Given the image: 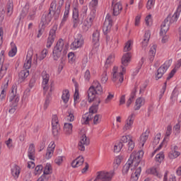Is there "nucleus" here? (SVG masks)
<instances>
[{"label": "nucleus", "instance_id": "nucleus-1", "mask_svg": "<svg viewBox=\"0 0 181 181\" xmlns=\"http://www.w3.org/2000/svg\"><path fill=\"white\" fill-rule=\"evenodd\" d=\"M144 151L140 150L139 151H133L128 160V162L132 165V177L130 181H138L139 176H141V172L142 168L139 166V163L144 158Z\"/></svg>", "mask_w": 181, "mask_h": 181}, {"label": "nucleus", "instance_id": "nucleus-2", "mask_svg": "<svg viewBox=\"0 0 181 181\" xmlns=\"http://www.w3.org/2000/svg\"><path fill=\"white\" fill-rule=\"evenodd\" d=\"M103 93V86L98 81H94L91 86L88 88V101L89 103H93L94 98H97L95 95H101Z\"/></svg>", "mask_w": 181, "mask_h": 181}, {"label": "nucleus", "instance_id": "nucleus-3", "mask_svg": "<svg viewBox=\"0 0 181 181\" xmlns=\"http://www.w3.org/2000/svg\"><path fill=\"white\" fill-rule=\"evenodd\" d=\"M127 71V69L124 66H115L112 69V81L115 84H121L124 81V75Z\"/></svg>", "mask_w": 181, "mask_h": 181}, {"label": "nucleus", "instance_id": "nucleus-4", "mask_svg": "<svg viewBox=\"0 0 181 181\" xmlns=\"http://www.w3.org/2000/svg\"><path fill=\"white\" fill-rule=\"evenodd\" d=\"M62 52L64 54L67 53V47L64 46V40L60 39L57 42L56 46L54 47L52 51V59L55 62H57L62 56Z\"/></svg>", "mask_w": 181, "mask_h": 181}, {"label": "nucleus", "instance_id": "nucleus-5", "mask_svg": "<svg viewBox=\"0 0 181 181\" xmlns=\"http://www.w3.org/2000/svg\"><path fill=\"white\" fill-rule=\"evenodd\" d=\"M114 176H115V172L114 170L109 172L106 170L98 171L94 181H112Z\"/></svg>", "mask_w": 181, "mask_h": 181}, {"label": "nucleus", "instance_id": "nucleus-6", "mask_svg": "<svg viewBox=\"0 0 181 181\" xmlns=\"http://www.w3.org/2000/svg\"><path fill=\"white\" fill-rule=\"evenodd\" d=\"M84 46V37L83 35L78 33L74 37V42L71 44V48L72 50H77V49H81Z\"/></svg>", "mask_w": 181, "mask_h": 181}, {"label": "nucleus", "instance_id": "nucleus-7", "mask_svg": "<svg viewBox=\"0 0 181 181\" xmlns=\"http://www.w3.org/2000/svg\"><path fill=\"white\" fill-rule=\"evenodd\" d=\"M51 21L52 18L50 17V16H42L41 22L40 23V29L38 30L37 37H40L43 35L46 26H47V25L50 23Z\"/></svg>", "mask_w": 181, "mask_h": 181}, {"label": "nucleus", "instance_id": "nucleus-8", "mask_svg": "<svg viewBox=\"0 0 181 181\" xmlns=\"http://www.w3.org/2000/svg\"><path fill=\"white\" fill-rule=\"evenodd\" d=\"M135 122V113H132L128 115L124 122V125L122 127L123 132L131 131L134 128V122Z\"/></svg>", "mask_w": 181, "mask_h": 181}, {"label": "nucleus", "instance_id": "nucleus-9", "mask_svg": "<svg viewBox=\"0 0 181 181\" xmlns=\"http://www.w3.org/2000/svg\"><path fill=\"white\" fill-rule=\"evenodd\" d=\"M170 63H172V61H166L161 66L159 67L156 73V80H159V78H162L163 74H165V73L168 71V69L170 67Z\"/></svg>", "mask_w": 181, "mask_h": 181}, {"label": "nucleus", "instance_id": "nucleus-10", "mask_svg": "<svg viewBox=\"0 0 181 181\" xmlns=\"http://www.w3.org/2000/svg\"><path fill=\"white\" fill-rule=\"evenodd\" d=\"M94 12L95 11H93V13H90V15L84 21L82 25V32H88V29L93 26V22H94V19L95 18Z\"/></svg>", "mask_w": 181, "mask_h": 181}, {"label": "nucleus", "instance_id": "nucleus-11", "mask_svg": "<svg viewBox=\"0 0 181 181\" xmlns=\"http://www.w3.org/2000/svg\"><path fill=\"white\" fill-rule=\"evenodd\" d=\"M121 142L122 144L127 143V148L129 152H132L134 148H135V143L132 140V136L131 135L122 136L121 138Z\"/></svg>", "mask_w": 181, "mask_h": 181}, {"label": "nucleus", "instance_id": "nucleus-12", "mask_svg": "<svg viewBox=\"0 0 181 181\" xmlns=\"http://www.w3.org/2000/svg\"><path fill=\"white\" fill-rule=\"evenodd\" d=\"M180 12L181 1L179 2L175 13L172 16H168L165 21H167V23L170 21V23H175V22H177V19H179V17L180 16Z\"/></svg>", "mask_w": 181, "mask_h": 181}, {"label": "nucleus", "instance_id": "nucleus-13", "mask_svg": "<svg viewBox=\"0 0 181 181\" xmlns=\"http://www.w3.org/2000/svg\"><path fill=\"white\" fill-rule=\"evenodd\" d=\"M52 134L54 136H57L59 135V131H60V124H59V118L56 115L52 116Z\"/></svg>", "mask_w": 181, "mask_h": 181}, {"label": "nucleus", "instance_id": "nucleus-14", "mask_svg": "<svg viewBox=\"0 0 181 181\" xmlns=\"http://www.w3.org/2000/svg\"><path fill=\"white\" fill-rule=\"evenodd\" d=\"M88 145H90V139L86 134H82L79 139V150L86 151V146H88Z\"/></svg>", "mask_w": 181, "mask_h": 181}, {"label": "nucleus", "instance_id": "nucleus-15", "mask_svg": "<svg viewBox=\"0 0 181 181\" xmlns=\"http://www.w3.org/2000/svg\"><path fill=\"white\" fill-rule=\"evenodd\" d=\"M112 28V19L111 18V16L109 14H107L105 20V23L103 24V33L107 34L110 30H111V28Z\"/></svg>", "mask_w": 181, "mask_h": 181}, {"label": "nucleus", "instance_id": "nucleus-16", "mask_svg": "<svg viewBox=\"0 0 181 181\" xmlns=\"http://www.w3.org/2000/svg\"><path fill=\"white\" fill-rule=\"evenodd\" d=\"M93 102V104L90 107L88 113L90 114V115H93V114L97 113L98 111V107L100 104L101 103V99L100 98H94L92 103Z\"/></svg>", "mask_w": 181, "mask_h": 181}, {"label": "nucleus", "instance_id": "nucleus-17", "mask_svg": "<svg viewBox=\"0 0 181 181\" xmlns=\"http://www.w3.org/2000/svg\"><path fill=\"white\" fill-rule=\"evenodd\" d=\"M42 88L44 91H47L49 90V80H50V76L46 71H43L42 72Z\"/></svg>", "mask_w": 181, "mask_h": 181}, {"label": "nucleus", "instance_id": "nucleus-18", "mask_svg": "<svg viewBox=\"0 0 181 181\" xmlns=\"http://www.w3.org/2000/svg\"><path fill=\"white\" fill-rule=\"evenodd\" d=\"M72 22L74 28H78L80 26V18L78 17V9L74 8L73 10Z\"/></svg>", "mask_w": 181, "mask_h": 181}, {"label": "nucleus", "instance_id": "nucleus-19", "mask_svg": "<svg viewBox=\"0 0 181 181\" xmlns=\"http://www.w3.org/2000/svg\"><path fill=\"white\" fill-rule=\"evenodd\" d=\"M131 59H132V54L131 52H126L123 54L121 59V63L123 67H127L131 63Z\"/></svg>", "mask_w": 181, "mask_h": 181}, {"label": "nucleus", "instance_id": "nucleus-20", "mask_svg": "<svg viewBox=\"0 0 181 181\" xmlns=\"http://www.w3.org/2000/svg\"><path fill=\"white\" fill-rule=\"evenodd\" d=\"M4 60H5V57L0 55V64H2L0 69L1 78H2V77H4L5 74H6V70H8V67H9V65L8 64H4Z\"/></svg>", "mask_w": 181, "mask_h": 181}, {"label": "nucleus", "instance_id": "nucleus-21", "mask_svg": "<svg viewBox=\"0 0 181 181\" xmlns=\"http://www.w3.org/2000/svg\"><path fill=\"white\" fill-rule=\"evenodd\" d=\"M56 39V29H51L47 41V47H52V45L54 43Z\"/></svg>", "mask_w": 181, "mask_h": 181}, {"label": "nucleus", "instance_id": "nucleus-22", "mask_svg": "<svg viewBox=\"0 0 181 181\" xmlns=\"http://www.w3.org/2000/svg\"><path fill=\"white\" fill-rule=\"evenodd\" d=\"M32 56H33V52L30 50L28 52L25 62L24 64V68L25 70H29L32 67Z\"/></svg>", "mask_w": 181, "mask_h": 181}, {"label": "nucleus", "instance_id": "nucleus-23", "mask_svg": "<svg viewBox=\"0 0 181 181\" xmlns=\"http://www.w3.org/2000/svg\"><path fill=\"white\" fill-rule=\"evenodd\" d=\"M156 45H153L150 47V49L148 52V59L151 63L155 60V56H156V49H157Z\"/></svg>", "mask_w": 181, "mask_h": 181}, {"label": "nucleus", "instance_id": "nucleus-24", "mask_svg": "<svg viewBox=\"0 0 181 181\" xmlns=\"http://www.w3.org/2000/svg\"><path fill=\"white\" fill-rule=\"evenodd\" d=\"M148 138H149V131L146 130L139 137V146L144 147L146 141H148Z\"/></svg>", "mask_w": 181, "mask_h": 181}, {"label": "nucleus", "instance_id": "nucleus-25", "mask_svg": "<svg viewBox=\"0 0 181 181\" xmlns=\"http://www.w3.org/2000/svg\"><path fill=\"white\" fill-rule=\"evenodd\" d=\"M180 156V152L177 151V146H174L171 148V151L168 153V158L170 159H176V158H179Z\"/></svg>", "mask_w": 181, "mask_h": 181}, {"label": "nucleus", "instance_id": "nucleus-26", "mask_svg": "<svg viewBox=\"0 0 181 181\" xmlns=\"http://www.w3.org/2000/svg\"><path fill=\"white\" fill-rule=\"evenodd\" d=\"M92 43L96 47L100 46V31L95 30L92 35Z\"/></svg>", "mask_w": 181, "mask_h": 181}, {"label": "nucleus", "instance_id": "nucleus-27", "mask_svg": "<svg viewBox=\"0 0 181 181\" xmlns=\"http://www.w3.org/2000/svg\"><path fill=\"white\" fill-rule=\"evenodd\" d=\"M113 15L115 16H118L122 11V4L119 2L116 4H112Z\"/></svg>", "mask_w": 181, "mask_h": 181}, {"label": "nucleus", "instance_id": "nucleus-28", "mask_svg": "<svg viewBox=\"0 0 181 181\" xmlns=\"http://www.w3.org/2000/svg\"><path fill=\"white\" fill-rule=\"evenodd\" d=\"M168 30H169V23H168V20H164L161 25L160 36H165L168 33Z\"/></svg>", "mask_w": 181, "mask_h": 181}, {"label": "nucleus", "instance_id": "nucleus-29", "mask_svg": "<svg viewBox=\"0 0 181 181\" xmlns=\"http://www.w3.org/2000/svg\"><path fill=\"white\" fill-rule=\"evenodd\" d=\"M83 163H84V158L83 156H80L72 161L71 166L72 168H78L81 166Z\"/></svg>", "mask_w": 181, "mask_h": 181}, {"label": "nucleus", "instance_id": "nucleus-30", "mask_svg": "<svg viewBox=\"0 0 181 181\" xmlns=\"http://www.w3.org/2000/svg\"><path fill=\"white\" fill-rule=\"evenodd\" d=\"M64 133L67 136L71 135L73 134V124L69 122L64 123Z\"/></svg>", "mask_w": 181, "mask_h": 181}, {"label": "nucleus", "instance_id": "nucleus-31", "mask_svg": "<svg viewBox=\"0 0 181 181\" xmlns=\"http://www.w3.org/2000/svg\"><path fill=\"white\" fill-rule=\"evenodd\" d=\"M11 172L13 178L18 179L19 177V175H21V167L14 165L11 167Z\"/></svg>", "mask_w": 181, "mask_h": 181}, {"label": "nucleus", "instance_id": "nucleus-32", "mask_svg": "<svg viewBox=\"0 0 181 181\" xmlns=\"http://www.w3.org/2000/svg\"><path fill=\"white\" fill-rule=\"evenodd\" d=\"M180 66H181V59L177 61V62L175 63V68L169 74L168 76L167 77V80H170V78H172V77H173V76H175V74L177 71V69H180Z\"/></svg>", "mask_w": 181, "mask_h": 181}, {"label": "nucleus", "instance_id": "nucleus-33", "mask_svg": "<svg viewBox=\"0 0 181 181\" xmlns=\"http://www.w3.org/2000/svg\"><path fill=\"white\" fill-rule=\"evenodd\" d=\"M35 144H30L28 150V157L30 160H35Z\"/></svg>", "mask_w": 181, "mask_h": 181}, {"label": "nucleus", "instance_id": "nucleus-34", "mask_svg": "<svg viewBox=\"0 0 181 181\" xmlns=\"http://www.w3.org/2000/svg\"><path fill=\"white\" fill-rule=\"evenodd\" d=\"M151 39V32L146 31L144 34L143 41L141 42V46L143 49L148 47V43H149V40Z\"/></svg>", "mask_w": 181, "mask_h": 181}, {"label": "nucleus", "instance_id": "nucleus-35", "mask_svg": "<svg viewBox=\"0 0 181 181\" xmlns=\"http://www.w3.org/2000/svg\"><path fill=\"white\" fill-rule=\"evenodd\" d=\"M106 41H107V43H109L111 47H118V43H119L118 38L107 37Z\"/></svg>", "mask_w": 181, "mask_h": 181}, {"label": "nucleus", "instance_id": "nucleus-36", "mask_svg": "<svg viewBox=\"0 0 181 181\" xmlns=\"http://www.w3.org/2000/svg\"><path fill=\"white\" fill-rule=\"evenodd\" d=\"M19 100H21L19 95L18 93L16 94H11L9 97V101L13 104V107H16L18 105V103H19Z\"/></svg>", "mask_w": 181, "mask_h": 181}, {"label": "nucleus", "instance_id": "nucleus-37", "mask_svg": "<svg viewBox=\"0 0 181 181\" xmlns=\"http://www.w3.org/2000/svg\"><path fill=\"white\" fill-rule=\"evenodd\" d=\"M145 105V98H138L136 100L134 110L138 111V110L141 109V107Z\"/></svg>", "mask_w": 181, "mask_h": 181}, {"label": "nucleus", "instance_id": "nucleus-38", "mask_svg": "<svg viewBox=\"0 0 181 181\" xmlns=\"http://www.w3.org/2000/svg\"><path fill=\"white\" fill-rule=\"evenodd\" d=\"M90 119H93V115H90L89 112H86L83 115L81 118V124H87L90 122Z\"/></svg>", "mask_w": 181, "mask_h": 181}, {"label": "nucleus", "instance_id": "nucleus-39", "mask_svg": "<svg viewBox=\"0 0 181 181\" xmlns=\"http://www.w3.org/2000/svg\"><path fill=\"white\" fill-rule=\"evenodd\" d=\"M11 49L8 52V56L9 57H14V56H16V53H18V48L13 42H11Z\"/></svg>", "mask_w": 181, "mask_h": 181}, {"label": "nucleus", "instance_id": "nucleus-40", "mask_svg": "<svg viewBox=\"0 0 181 181\" xmlns=\"http://www.w3.org/2000/svg\"><path fill=\"white\" fill-rule=\"evenodd\" d=\"M28 76H29V70L24 69V70L21 71L18 74L19 81H21V83H22V81H23V80H25V78H26V77H28Z\"/></svg>", "mask_w": 181, "mask_h": 181}, {"label": "nucleus", "instance_id": "nucleus-41", "mask_svg": "<svg viewBox=\"0 0 181 181\" xmlns=\"http://www.w3.org/2000/svg\"><path fill=\"white\" fill-rule=\"evenodd\" d=\"M115 59V56L114 54H110L107 57V58L106 59V62L105 63V69H108V67H110V65L114 63Z\"/></svg>", "mask_w": 181, "mask_h": 181}, {"label": "nucleus", "instance_id": "nucleus-42", "mask_svg": "<svg viewBox=\"0 0 181 181\" xmlns=\"http://www.w3.org/2000/svg\"><path fill=\"white\" fill-rule=\"evenodd\" d=\"M57 6V4L56 3L55 1L51 3L50 8H49V14H48L49 18H50V15H56ZM48 15L47 16L44 15V16H48Z\"/></svg>", "mask_w": 181, "mask_h": 181}, {"label": "nucleus", "instance_id": "nucleus-43", "mask_svg": "<svg viewBox=\"0 0 181 181\" xmlns=\"http://www.w3.org/2000/svg\"><path fill=\"white\" fill-rule=\"evenodd\" d=\"M62 100L65 104H67V103H69V100H70V93L69 92V90H63Z\"/></svg>", "mask_w": 181, "mask_h": 181}, {"label": "nucleus", "instance_id": "nucleus-44", "mask_svg": "<svg viewBox=\"0 0 181 181\" xmlns=\"http://www.w3.org/2000/svg\"><path fill=\"white\" fill-rule=\"evenodd\" d=\"M124 146V144L121 141H118L113 146V152L115 153H118L121 152V149H122V147Z\"/></svg>", "mask_w": 181, "mask_h": 181}, {"label": "nucleus", "instance_id": "nucleus-45", "mask_svg": "<svg viewBox=\"0 0 181 181\" xmlns=\"http://www.w3.org/2000/svg\"><path fill=\"white\" fill-rule=\"evenodd\" d=\"M66 119L67 121H69V122H73V121H74V110L72 108L68 110Z\"/></svg>", "mask_w": 181, "mask_h": 181}, {"label": "nucleus", "instance_id": "nucleus-46", "mask_svg": "<svg viewBox=\"0 0 181 181\" xmlns=\"http://www.w3.org/2000/svg\"><path fill=\"white\" fill-rule=\"evenodd\" d=\"M98 5V0H91L89 4V8L92 9L90 13H93L95 16V8Z\"/></svg>", "mask_w": 181, "mask_h": 181}, {"label": "nucleus", "instance_id": "nucleus-47", "mask_svg": "<svg viewBox=\"0 0 181 181\" xmlns=\"http://www.w3.org/2000/svg\"><path fill=\"white\" fill-rule=\"evenodd\" d=\"M132 46H134V41L133 40H128L124 47V52H131L132 50Z\"/></svg>", "mask_w": 181, "mask_h": 181}, {"label": "nucleus", "instance_id": "nucleus-48", "mask_svg": "<svg viewBox=\"0 0 181 181\" xmlns=\"http://www.w3.org/2000/svg\"><path fill=\"white\" fill-rule=\"evenodd\" d=\"M144 22L146 26H152L153 23V17H152V14H148L144 18Z\"/></svg>", "mask_w": 181, "mask_h": 181}, {"label": "nucleus", "instance_id": "nucleus-49", "mask_svg": "<svg viewBox=\"0 0 181 181\" xmlns=\"http://www.w3.org/2000/svg\"><path fill=\"white\" fill-rule=\"evenodd\" d=\"M129 169L132 171V165L130 162L127 161V163L124 165L122 169L123 175H127L129 172Z\"/></svg>", "mask_w": 181, "mask_h": 181}, {"label": "nucleus", "instance_id": "nucleus-50", "mask_svg": "<svg viewBox=\"0 0 181 181\" xmlns=\"http://www.w3.org/2000/svg\"><path fill=\"white\" fill-rule=\"evenodd\" d=\"M107 81H108V74L106 71H104L100 75V83L102 84H106Z\"/></svg>", "mask_w": 181, "mask_h": 181}, {"label": "nucleus", "instance_id": "nucleus-51", "mask_svg": "<svg viewBox=\"0 0 181 181\" xmlns=\"http://www.w3.org/2000/svg\"><path fill=\"white\" fill-rule=\"evenodd\" d=\"M43 172V166L42 165H37L34 170L33 174L35 176H39L42 175Z\"/></svg>", "mask_w": 181, "mask_h": 181}, {"label": "nucleus", "instance_id": "nucleus-52", "mask_svg": "<svg viewBox=\"0 0 181 181\" xmlns=\"http://www.w3.org/2000/svg\"><path fill=\"white\" fill-rule=\"evenodd\" d=\"M65 160H66L65 156H59L55 158L54 163H56V165H57L58 166H60V165H62L63 163V162H64Z\"/></svg>", "mask_w": 181, "mask_h": 181}, {"label": "nucleus", "instance_id": "nucleus-53", "mask_svg": "<svg viewBox=\"0 0 181 181\" xmlns=\"http://www.w3.org/2000/svg\"><path fill=\"white\" fill-rule=\"evenodd\" d=\"M52 164L47 163L44 168L43 175H50L52 173Z\"/></svg>", "mask_w": 181, "mask_h": 181}, {"label": "nucleus", "instance_id": "nucleus-54", "mask_svg": "<svg viewBox=\"0 0 181 181\" xmlns=\"http://www.w3.org/2000/svg\"><path fill=\"white\" fill-rule=\"evenodd\" d=\"M13 13V3L9 1L7 6V15L8 16H11Z\"/></svg>", "mask_w": 181, "mask_h": 181}, {"label": "nucleus", "instance_id": "nucleus-55", "mask_svg": "<svg viewBox=\"0 0 181 181\" xmlns=\"http://www.w3.org/2000/svg\"><path fill=\"white\" fill-rule=\"evenodd\" d=\"M165 159V154L161 151L156 156V161L158 162V163H162V161Z\"/></svg>", "mask_w": 181, "mask_h": 181}, {"label": "nucleus", "instance_id": "nucleus-56", "mask_svg": "<svg viewBox=\"0 0 181 181\" xmlns=\"http://www.w3.org/2000/svg\"><path fill=\"white\" fill-rule=\"evenodd\" d=\"M163 181H176V177L175 175H170L168 177V173H165L164 175Z\"/></svg>", "mask_w": 181, "mask_h": 181}, {"label": "nucleus", "instance_id": "nucleus-57", "mask_svg": "<svg viewBox=\"0 0 181 181\" xmlns=\"http://www.w3.org/2000/svg\"><path fill=\"white\" fill-rule=\"evenodd\" d=\"M181 97V93H179L177 90H174L172 93L171 98L174 101H177V98H180Z\"/></svg>", "mask_w": 181, "mask_h": 181}, {"label": "nucleus", "instance_id": "nucleus-58", "mask_svg": "<svg viewBox=\"0 0 181 181\" xmlns=\"http://www.w3.org/2000/svg\"><path fill=\"white\" fill-rule=\"evenodd\" d=\"M47 53H49V50L47 49H42L38 56V60H43V59H45L46 56H47Z\"/></svg>", "mask_w": 181, "mask_h": 181}, {"label": "nucleus", "instance_id": "nucleus-59", "mask_svg": "<svg viewBox=\"0 0 181 181\" xmlns=\"http://www.w3.org/2000/svg\"><path fill=\"white\" fill-rule=\"evenodd\" d=\"M102 118H103V115H101L100 114L95 115L93 118V124L95 125L100 124V122H101Z\"/></svg>", "mask_w": 181, "mask_h": 181}, {"label": "nucleus", "instance_id": "nucleus-60", "mask_svg": "<svg viewBox=\"0 0 181 181\" xmlns=\"http://www.w3.org/2000/svg\"><path fill=\"white\" fill-rule=\"evenodd\" d=\"M69 13H70V3H66L63 17L69 19Z\"/></svg>", "mask_w": 181, "mask_h": 181}, {"label": "nucleus", "instance_id": "nucleus-61", "mask_svg": "<svg viewBox=\"0 0 181 181\" xmlns=\"http://www.w3.org/2000/svg\"><path fill=\"white\" fill-rule=\"evenodd\" d=\"M112 100H114V94L112 93H108L106 98L104 100L105 104H110Z\"/></svg>", "mask_w": 181, "mask_h": 181}, {"label": "nucleus", "instance_id": "nucleus-62", "mask_svg": "<svg viewBox=\"0 0 181 181\" xmlns=\"http://www.w3.org/2000/svg\"><path fill=\"white\" fill-rule=\"evenodd\" d=\"M78 100H80V93H78V90H75V93L74 95V107H76V103H78Z\"/></svg>", "mask_w": 181, "mask_h": 181}, {"label": "nucleus", "instance_id": "nucleus-63", "mask_svg": "<svg viewBox=\"0 0 181 181\" xmlns=\"http://www.w3.org/2000/svg\"><path fill=\"white\" fill-rule=\"evenodd\" d=\"M5 81L6 83L1 86V91L6 93V90H8V86L9 84V78H6Z\"/></svg>", "mask_w": 181, "mask_h": 181}, {"label": "nucleus", "instance_id": "nucleus-64", "mask_svg": "<svg viewBox=\"0 0 181 181\" xmlns=\"http://www.w3.org/2000/svg\"><path fill=\"white\" fill-rule=\"evenodd\" d=\"M5 144L8 149H13V141L12 139L9 138L7 141H5Z\"/></svg>", "mask_w": 181, "mask_h": 181}]
</instances>
